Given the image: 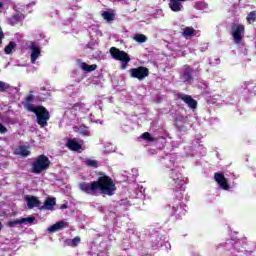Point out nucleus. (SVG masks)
Wrapping results in <instances>:
<instances>
[{
	"label": "nucleus",
	"instance_id": "obj_1",
	"mask_svg": "<svg viewBox=\"0 0 256 256\" xmlns=\"http://www.w3.org/2000/svg\"><path fill=\"white\" fill-rule=\"evenodd\" d=\"M78 187L82 193L90 195L91 197H98V195H102L103 197H113L117 191V186L115 185L113 178L105 174L99 176L97 180L81 182Z\"/></svg>",
	"mask_w": 256,
	"mask_h": 256
},
{
	"label": "nucleus",
	"instance_id": "obj_2",
	"mask_svg": "<svg viewBox=\"0 0 256 256\" xmlns=\"http://www.w3.org/2000/svg\"><path fill=\"white\" fill-rule=\"evenodd\" d=\"M33 103H35V95L29 94L25 97L24 109L36 115V123L43 129L49 125L48 121L51 119V114L45 106H35Z\"/></svg>",
	"mask_w": 256,
	"mask_h": 256
},
{
	"label": "nucleus",
	"instance_id": "obj_3",
	"mask_svg": "<svg viewBox=\"0 0 256 256\" xmlns=\"http://www.w3.org/2000/svg\"><path fill=\"white\" fill-rule=\"evenodd\" d=\"M51 167V160L45 154L38 155L31 163L30 172L35 175L45 173Z\"/></svg>",
	"mask_w": 256,
	"mask_h": 256
},
{
	"label": "nucleus",
	"instance_id": "obj_4",
	"mask_svg": "<svg viewBox=\"0 0 256 256\" xmlns=\"http://www.w3.org/2000/svg\"><path fill=\"white\" fill-rule=\"evenodd\" d=\"M168 185L173 191H181L183 189L184 181L183 175L175 169H171L169 173Z\"/></svg>",
	"mask_w": 256,
	"mask_h": 256
},
{
	"label": "nucleus",
	"instance_id": "obj_5",
	"mask_svg": "<svg viewBox=\"0 0 256 256\" xmlns=\"http://www.w3.org/2000/svg\"><path fill=\"white\" fill-rule=\"evenodd\" d=\"M110 55L112 59H115L116 61H121L122 63V69H127V63L131 61V58L129 57V54L123 50H119L117 47H111L110 48Z\"/></svg>",
	"mask_w": 256,
	"mask_h": 256
},
{
	"label": "nucleus",
	"instance_id": "obj_6",
	"mask_svg": "<svg viewBox=\"0 0 256 256\" xmlns=\"http://www.w3.org/2000/svg\"><path fill=\"white\" fill-rule=\"evenodd\" d=\"M245 34V25L243 24H234L231 27V35L234 39V43L239 45L243 41V35Z\"/></svg>",
	"mask_w": 256,
	"mask_h": 256
},
{
	"label": "nucleus",
	"instance_id": "obj_7",
	"mask_svg": "<svg viewBox=\"0 0 256 256\" xmlns=\"http://www.w3.org/2000/svg\"><path fill=\"white\" fill-rule=\"evenodd\" d=\"M130 73H131V77H133L134 79L143 81V79H145V77H149V68L139 66L137 68H132L130 70Z\"/></svg>",
	"mask_w": 256,
	"mask_h": 256
},
{
	"label": "nucleus",
	"instance_id": "obj_8",
	"mask_svg": "<svg viewBox=\"0 0 256 256\" xmlns=\"http://www.w3.org/2000/svg\"><path fill=\"white\" fill-rule=\"evenodd\" d=\"M193 73L194 70L190 65H184L182 67V71L180 72V78L182 79L183 83H191V81H193Z\"/></svg>",
	"mask_w": 256,
	"mask_h": 256
},
{
	"label": "nucleus",
	"instance_id": "obj_9",
	"mask_svg": "<svg viewBox=\"0 0 256 256\" xmlns=\"http://www.w3.org/2000/svg\"><path fill=\"white\" fill-rule=\"evenodd\" d=\"M177 98L180 99V101H183L186 105H188L189 109H192V111H195L197 109V100L193 99L191 95L177 94Z\"/></svg>",
	"mask_w": 256,
	"mask_h": 256
},
{
	"label": "nucleus",
	"instance_id": "obj_10",
	"mask_svg": "<svg viewBox=\"0 0 256 256\" xmlns=\"http://www.w3.org/2000/svg\"><path fill=\"white\" fill-rule=\"evenodd\" d=\"M28 49H30L31 52V63L35 64L37 59H39V56L41 55V48L37 46V44L33 41L28 42L27 44Z\"/></svg>",
	"mask_w": 256,
	"mask_h": 256
},
{
	"label": "nucleus",
	"instance_id": "obj_11",
	"mask_svg": "<svg viewBox=\"0 0 256 256\" xmlns=\"http://www.w3.org/2000/svg\"><path fill=\"white\" fill-rule=\"evenodd\" d=\"M214 181L219 184L224 191H229V181L225 178V174L223 172H216L214 174Z\"/></svg>",
	"mask_w": 256,
	"mask_h": 256
},
{
	"label": "nucleus",
	"instance_id": "obj_12",
	"mask_svg": "<svg viewBox=\"0 0 256 256\" xmlns=\"http://www.w3.org/2000/svg\"><path fill=\"white\" fill-rule=\"evenodd\" d=\"M55 205H57V199L48 197L44 201V204L42 206L40 205L39 210L40 211H45V210L53 211V207H55Z\"/></svg>",
	"mask_w": 256,
	"mask_h": 256
},
{
	"label": "nucleus",
	"instance_id": "obj_13",
	"mask_svg": "<svg viewBox=\"0 0 256 256\" xmlns=\"http://www.w3.org/2000/svg\"><path fill=\"white\" fill-rule=\"evenodd\" d=\"M25 201L27 203L28 209H35V207L40 209L41 207V201L36 196H27Z\"/></svg>",
	"mask_w": 256,
	"mask_h": 256
},
{
	"label": "nucleus",
	"instance_id": "obj_14",
	"mask_svg": "<svg viewBox=\"0 0 256 256\" xmlns=\"http://www.w3.org/2000/svg\"><path fill=\"white\" fill-rule=\"evenodd\" d=\"M181 1H187V0H170L169 7L171 11L174 13H179V11H183V4H181Z\"/></svg>",
	"mask_w": 256,
	"mask_h": 256
},
{
	"label": "nucleus",
	"instance_id": "obj_15",
	"mask_svg": "<svg viewBox=\"0 0 256 256\" xmlns=\"http://www.w3.org/2000/svg\"><path fill=\"white\" fill-rule=\"evenodd\" d=\"M66 147L70 149V151H81L83 149V145L79 144L75 139H69L66 143Z\"/></svg>",
	"mask_w": 256,
	"mask_h": 256
},
{
	"label": "nucleus",
	"instance_id": "obj_16",
	"mask_svg": "<svg viewBox=\"0 0 256 256\" xmlns=\"http://www.w3.org/2000/svg\"><path fill=\"white\" fill-rule=\"evenodd\" d=\"M197 35V31L193 27H185L182 29V37L185 39H191V37H195Z\"/></svg>",
	"mask_w": 256,
	"mask_h": 256
},
{
	"label": "nucleus",
	"instance_id": "obj_17",
	"mask_svg": "<svg viewBox=\"0 0 256 256\" xmlns=\"http://www.w3.org/2000/svg\"><path fill=\"white\" fill-rule=\"evenodd\" d=\"M15 154L21 155V157H29V155H31V151H29V149L25 145H22L15 150Z\"/></svg>",
	"mask_w": 256,
	"mask_h": 256
},
{
	"label": "nucleus",
	"instance_id": "obj_18",
	"mask_svg": "<svg viewBox=\"0 0 256 256\" xmlns=\"http://www.w3.org/2000/svg\"><path fill=\"white\" fill-rule=\"evenodd\" d=\"M66 223L64 221L57 222L56 224L50 226L48 228L49 233H55L56 231H60V229H65Z\"/></svg>",
	"mask_w": 256,
	"mask_h": 256
},
{
	"label": "nucleus",
	"instance_id": "obj_19",
	"mask_svg": "<svg viewBox=\"0 0 256 256\" xmlns=\"http://www.w3.org/2000/svg\"><path fill=\"white\" fill-rule=\"evenodd\" d=\"M80 67L83 71H86V73H91L97 69V64L89 65L85 62H82Z\"/></svg>",
	"mask_w": 256,
	"mask_h": 256
},
{
	"label": "nucleus",
	"instance_id": "obj_20",
	"mask_svg": "<svg viewBox=\"0 0 256 256\" xmlns=\"http://www.w3.org/2000/svg\"><path fill=\"white\" fill-rule=\"evenodd\" d=\"M173 213L172 215H178V217H181V215H185V211L183 210V207L179 204H174L172 206Z\"/></svg>",
	"mask_w": 256,
	"mask_h": 256
},
{
	"label": "nucleus",
	"instance_id": "obj_21",
	"mask_svg": "<svg viewBox=\"0 0 256 256\" xmlns=\"http://www.w3.org/2000/svg\"><path fill=\"white\" fill-rule=\"evenodd\" d=\"M69 247H78V245L81 243V237L76 236L73 239H68L65 241Z\"/></svg>",
	"mask_w": 256,
	"mask_h": 256
},
{
	"label": "nucleus",
	"instance_id": "obj_22",
	"mask_svg": "<svg viewBox=\"0 0 256 256\" xmlns=\"http://www.w3.org/2000/svg\"><path fill=\"white\" fill-rule=\"evenodd\" d=\"M140 137L148 143H155V141H157V138L152 137L151 133L149 132H144Z\"/></svg>",
	"mask_w": 256,
	"mask_h": 256
},
{
	"label": "nucleus",
	"instance_id": "obj_23",
	"mask_svg": "<svg viewBox=\"0 0 256 256\" xmlns=\"http://www.w3.org/2000/svg\"><path fill=\"white\" fill-rule=\"evenodd\" d=\"M15 47H17V43H15L14 41L9 42V44L4 48V53H6V55H11Z\"/></svg>",
	"mask_w": 256,
	"mask_h": 256
},
{
	"label": "nucleus",
	"instance_id": "obj_24",
	"mask_svg": "<svg viewBox=\"0 0 256 256\" xmlns=\"http://www.w3.org/2000/svg\"><path fill=\"white\" fill-rule=\"evenodd\" d=\"M102 17H103V19H105V21H107L108 23H111V21H113L115 19V14L110 11H104L102 13Z\"/></svg>",
	"mask_w": 256,
	"mask_h": 256
},
{
	"label": "nucleus",
	"instance_id": "obj_25",
	"mask_svg": "<svg viewBox=\"0 0 256 256\" xmlns=\"http://www.w3.org/2000/svg\"><path fill=\"white\" fill-rule=\"evenodd\" d=\"M99 162L97 160H93V159H87L85 161V165L87 167H93L94 169H97V167H99Z\"/></svg>",
	"mask_w": 256,
	"mask_h": 256
},
{
	"label": "nucleus",
	"instance_id": "obj_26",
	"mask_svg": "<svg viewBox=\"0 0 256 256\" xmlns=\"http://www.w3.org/2000/svg\"><path fill=\"white\" fill-rule=\"evenodd\" d=\"M246 21H247L248 23H255V21H256V11H255V10L252 11V12H250V13L247 15Z\"/></svg>",
	"mask_w": 256,
	"mask_h": 256
},
{
	"label": "nucleus",
	"instance_id": "obj_27",
	"mask_svg": "<svg viewBox=\"0 0 256 256\" xmlns=\"http://www.w3.org/2000/svg\"><path fill=\"white\" fill-rule=\"evenodd\" d=\"M135 41H137V43H145L147 41V36L143 35V34H136L134 36Z\"/></svg>",
	"mask_w": 256,
	"mask_h": 256
},
{
	"label": "nucleus",
	"instance_id": "obj_28",
	"mask_svg": "<svg viewBox=\"0 0 256 256\" xmlns=\"http://www.w3.org/2000/svg\"><path fill=\"white\" fill-rule=\"evenodd\" d=\"M8 89H11V86L3 81H0V93H5V91H8Z\"/></svg>",
	"mask_w": 256,
	"mask_h": 256
},
{
	"label": "nucleus",
	"instance_id": "obj_29",
	"mask_svg": "<svg viewBox=\"0 0 256 256\" xmlns=\"http://www.w3.org/2000/svg\"><path fill=\"white\" fill-rule=\"evenodd\" d=\"M33 221H35V216H29L27 218H21L20 219V223H33Z\"/></svg>",
	"mask_w": 256,
	"mask_h": 256
},
{
	"label": "nucleus",
	"instance_id": "obj_30",
	"mask_svg": "<svg viewBox=\"0 0 256 256\" xmlns=\"http://www.w3.org/2000/svg\"><path fill=\"white\" fill-rule=\"evenodd\" d=\"M16 225H22L21 219L8 222V227H15Z\"/></svg>",
	"mask_w": 256,
	"mask_h": 256
},
{
	"label": "nucleus",
	"instance_id": "obj_31",
	"mask_svg": "<svg viewBox=\"0 0 256 256\" xmlns=\"http://www.w3.org/2000/svg\"><path fill=\"white\" fill-rule=\"evenodd\" d=\"M7 127H5V125H3L2 123H0V133L2 135H5V133H7Z\"/></svg>",
	"mask_w": 256,
	"mask_h": 256
},
{
	"label": "nucleus",
	"instance_id": "obj_32",
	"mask_svg": "<svg viewBox=\"0 0 256 256\" xmlns=\"http://www.w3.org/2000/svg\"><path fill=\"white\" fill-rule=\"evenodd\" d=\"M5 37V34H3V30L0 28V45L3 43V38Z\"/></svg>",
	"mask_w": 256,
	"mask_h": 256
},
{
	"label": "nucleus",
	"instance_id": "obj_33",
	"mask_svg": "<svg viewBox=\"0 0 256 256\" xmlns=\"http://www.w3.org/2000/svg\"><path fill=\"white\" fill-rule=\"evenodd\" d=\"M68 208H69V206L67 204H62L60 206V209H68Z\"/></svg>",
	"mask_w": 256,
	"mask_h": 256
},
{
	"label": "nucleus",
	"instance_id": "obj_34",
	"mask_svg": "<svg viewBox=\"0 0 256 256\" xmlns=\"http://www.w3.org/2000/svg\"><path fill=\"white\" fill-rule=\"evenodd\" d=\"M84 135H89V131L85 130Z\"/></svg>",
	"mask_w": 256,
	"mask_h": 256
},
{
	"label": "nucleus",
	"instance_id": "obj_35",
	"mask_svg": "<svg viewBox=\"0 0 256 256\" xmlns=\"http://www.w3.org/2000/svg\"><path fill=\"white\" fill-rule=\"evenodd\" d=\"M3 7V2H0V9Z\"/></svg>",
	"mask_w": 256,
	"mask_h": 256
},
{
	"label": "nucleus",
	"instance_id": "obj_36",
	"mask_svg": "<svg viewBox=\"0 0 256 256\" xmlns=\"http://www.w3.org/2000/svg\"><path fill=\"white\" fill-rule=\"evenodd\" d=\"M0 231H1V222H0Z\"/></svg>",
	"mask_w": 256,
	"mask_h": 256
}]
</instances>
